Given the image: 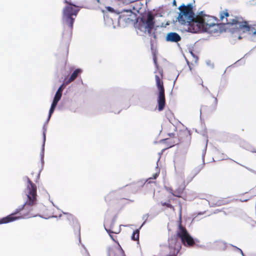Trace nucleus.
<instances>
[{
  "mask_svg": "<svg viewBox=\"0 0 256 256\" xmlns=\"http://www.w3.org/2000/svg\"><path fill=\"white\" fill-rule=\"evenodd\" d=\"M26 179L28 184L25 190V193L27 196L28 199L25 204L22 208H17L14 213L0 218V224L9 223L18 219L27 218L36 216V214L32 212V210L31 206L34 205L36 202L37 188L28 177L26 176Z\"/></svg>",
  "mask_w": 256,
  "mask_h": 256,
  "instance_id": "obj_1",
  "label": "nucleus"
},
{
  "mask_svg": "<svg viewBox=\"0 0 256 256\" xmlns=\"http://www.w3.org/2000/svg\"><path fill=\"white\" fill-rule=\"evenodd\" d=\"M218 20L212 16L203 14L200 12L197 15V20L195 22V25L191 28L192 32L196 33L200 31H204L212 33L216 30L218 26Z\"/></svg>",
  "mask_w": 256,
  "mask_h": 256,
  "instance_id": "obj_2",
  "label": "nucleus"
},
{
  "mask_svg": "<svg viewBox=\"0 0 256 256\" xmlns=\"http://www.w3.org/2000/svg\"><path fill=\"white\" fill-rule=\"evenodd\" d=\"M180 13L177 18L178 22L186 27V30L192 32V28L197 20V16L193 10L192 4L185 6L184 4L179 6Z\"/></svg>",
  "mask_w": 256,
  "mask_h": 256,
  "instance_id": "obj_3",
  "label": "nucleus"
},
{
  "mask_svg": "<svg viewBox=\"0 0 256 256\" xmlns=\"http://www.w3.org/2000/svg\"><path fill=\"white\" fill-rule=\"evenodd\" d=\"M64 2L68 4V6H66L62 10V21L68 26L70 34L71 36L73 24L80 9L78 6L66 0H64Z\"/></svg>",
  "mask_w": 256,
  "mask_h": 256,
  "instance_id": "obj_4",
  "label": "nucleus"
},
{
  "mask_svg": "<svg viewBox=\"0 0 256 256\" xmlns=\"http://www.w3.org/2000/svg\"><path fill=\"white\" fill-rule=\"evenodd\" d=\"M162 72H159V74L155 76L156 86L159 90L158 98V109L159 112L162 111L166 105V98L164 94V86L162 79Z\"/></svg>",
  "mask_w": 256,
  "mask_h": 256,
  "instance_id": "obj_5",
  "label": "nucleus"
},
{
  "mask_svg": "<svg viewBox=\"0 0 256 256\" xmlns=\"http://www.w3.org/2000/svg\"><path fill=\"white\" fill-rule=\"evenodd\" d=\"M229 23L236 24V31L248 32L250 34L256 35V30L254 27L249 26L246 21H244L242 17H236L234 19L229 20Z\"/></svg>",
  "mask_w": 256,
  "mask_h": 256,
  "instance_id": "obj_6",
  "label": "nucleus"
},
{
  "mask_svg": "<svg viewBox=\"0 0 256 256\" xmlns=\"http://www.w3.org/2000/svg\"><path fill=\"white\" fill-rule=\"evenodd\" d=\"M176 236L180 238L182 242L186 246L192 247L195 244L194 240L189 234L186 228L182 226L181 222L178 225Z\"/></svg>",
  "mask_w": 256,
  "mask_h": 256,
  "instance_id": "obj_7",
  "label": "nucleus"
},
{
  "mask_svg": "<svg viewBox=\"0 0 256 256\" xmlns=\"http://www.w3.org/2000/svg\"><path fill=\"white\" fill-rule=\"evenodd\" d=\"M118 14H120L118 23L125 26L134 22L136 19V14L130 10H124L120 12H118Z\"/></svg>",
  "mask_w": 256,
  "mask_h": 256,
  "instance_id": "obj_8",
  "label": "nucleus"
},
{
  "mask_svg": "<svg viewBox=\"0 0 256 256\" xmlns=\"http://www.w3.org/2000/svg\"><path fill=\"white\" fill-rule=\"evenodd\" d=\"M154 19V17L150 12H148L146 20L142 18L141 22L144 26V30H143L148 32L150 34H151L154 26L155 22Z\"/></svg>",
  "mask_w": 256,
  "mask_h": 256,
  "instance_id": "obj_9",
  "label": "nucleus"
},
{
  "mask_svg": "<svg viewBox=\"0 0 256 256\" xmlns=\"http://www.w3.org/2000/svg\"><path fill=\"white\" fill-rule=\"evenodd\" d=\"M180 144L184 149L187 150L190 144L191 134L186 131L180 132L178 134Z\"/></svg>",
  "mask_w": 256,
  "mask_h": 256,
  "instance_id": "obj_10",
  "label": "nucleus"
},
{
  "mask_svg": "<svg viewBox=\"0 0 256 256\" xmlns=\"http://www.w3.org/2000/svg\"><path fill=\"white\" fill-rule=\"evenodd\" d=\"M66 217L69 221V224L72 227L74 231L80 234V225L75 216L72 214H67Z\"/></svg>",
  "mask_w": 256,
  "mask_h": 256,
  "instance_id": "obj_11",
  "label": "nucleus"
},
{
  "mask_svg": "<svg viewBox=\"0 0 256 256\" xmlns=\"http://www.w3.org/2000/svg\"><path fill=\"white\" fill-rule=\"evenodd\" d=\"M205 104L204 106L208 107L212 110H214L218 105V100L214 96H209L206 99Z\"/></svg>",
  "mask_w": 256,
  "mask_h": 256,
  "instance_id": "obj_12",
  "label": "nucleus"
},
{
  "mask_svg": "<svg viewBox=\"0 0 256 256\" xmlns=\"http://www.w3.org/2000/svg\"><path fill=\"white\" fill-rule=\"evenodd\" d=\"M106 232L110 234V236L114 241H116L111 234H118L120 232L121 229L120 226L116 224V220H112L110 224L109 228H106Z\"/></svg>",
  "mask_w": 256,
  "mask_h": 256,
  "instance_id": "obj_13",
  "label": "nucleus"
},
{
  "mask_svg": "<svg viewBox=\"0 0 256 256\" xmlns=\"http://www.w3.org/2000/svg\"><path fill=\"white\" fill-rule=\"evenodd\" d=\"M108 254V256H126L124 251L120 246L110 248Z\"/></svg>",
  "mask_w": 256,
  "mask_h": 256,
  "instance_id": "obj_14",
  "label": "nucleus"
},
{
  "mask_svg": "<svg viewBox=\"0 0 256 256\" xmlns=\"http://www.w3.org/2000/svg\"><path fill=\"white\" fill-rule=\"evenodd\" d=\"M180 36L174 32H170L167 34L166 40L167 42H178L181 40Z\"/></svg>",
  "mask_w": 256,
  "mask_h": 256,
  "instance_id": "obj_15",
  "label": "nucleus"
},
{
  "mask_svg": "<svg viewBox=\"0 0 256 256\" xmlns=\"http://www.w3.org/2000/svg\"><path fill=\"white\" fill-rule=\"evenodd\" d=\"M230 16V14L228 13V10H225L223 11H221L220 13V18L221 21H223L224 18H226V24L228 25H230V26H236V24H232L230 23H229L230 20H232L233 18H229L228 19V18ZM236 16H235L234 19L235 18Z\"/></svg>",
  "mask_w": 256,
  "mask_h": 256,
  "instance_id": "obj_16",
  "label": "nucleus"
},
{
  "mask_svg": "<svg viewBox=\"0 0 256 256\" xmlns=\"http://www.w3.org/2000/svg\"><path fill=\"white\" fill-rule=\"evenodd\" d=\"M82 72L81 70L78 68L76 69L71 74L70 77L66 80V78L64 80V82L68 84L70 83L73 82L78 76V75Z\"/></svg>",
  "mask_w": 256,
  "mask_h": 256,
  "instance_id": "obj_17",
  "label": "nucleus"
},
{
  "mask_svg": "<svg viewBox=\"0 0 256 256\" xmlns=\"http://www.w3.org/2000/svg\"><path fill=\"white\" fill-rule=\"evenodd\" d=\"M118 195V193L116 192H109L104 198L106 202L107 203L111 202L114 198H116Z\"/></svg>",
  "mask_w": 256,
  "mask_h": 256,
  "instance_id": "obj_18",
  "label": "nucleus"
},
{
  "mask_svg": "<svg viewBox=\"0 0 256 256\" xmlns=\"http://www.w3.org/2000/svg\"><path fill=\"white\" fill-rule=\"evenodd\" d=\"M68 85L66 83L64 82L63 84L60 86L58 88L56 94L54 96V98H57L59 100L60 99L62 96V92L64 89V88Z\"/></svg>",
  "mask_w": 256,
  "mask_h": 256,
  "instance_id": "obj_19",
  "label": "nucleus"
},
{
  "mask_svg": "<svg viewBox=\"0 0 256 256\" xmlns=\"http://www.w3.org/2000/svg\"><path fill=\"white\" fill-rule=\"evenodd\" d=\"M184 190V186H180L174 190V196L180 198Z\"/></svg>",
  "mask_w": 256,
  "mask_h": 256,
  "instance_id": "obj_20",
  "label": "nucleus"
},
{
  "mask_svg": "<svg viewBox=\"0 0 256 256\" xmlns=\"http://www.w3.org/2000/svg\"><path fill=\"white\" fill-rule=\"evenodd\" d=\"M170 200H168L167 202H161V204L162 206H166L170 208L173 211L175 210L174 207L170 204Z\"/></svg>",
  "mask_w": 256,
  "mask_h": 256,
  "instance_id": "obj_21",
  "label": "nucleus"
},
{
  "mask_svg": "<svg viewBox=\"0 0 256 256\" xmlns=\"http://www.w3.org/2000/svg\"><path fill=\"white\" fill-rule=\"evenodd\" d=\"M140 231L138 230H136L132 233V239L134 240H139Z\"/></svg>",
  "mask_w": 256,
  "mask_h": 256,
  "instance_id": "obj_22",
  "label": "nucleus"
},
{
  "mask_svg": "<svg viewBox=\"0 0 256 256\" xmlns=\"http://www.w3.org/2000/svg\"><path fill=\"white\" fill-rule=\"evenodd\" d=\"M33 180L37 182L40 179V172H32L31 174Z\"/></svg>",
  "mask_w": 256,
  "mask_h": 256,
  "instance_id": "obj_23",
  "label": "nucleus"
},
{
  "mask_svg": "<svg viewBox=\"0 0 256 256\" xmlns=\"http://www.w3.org/2000/svg\"><path fill=\"white\" fill-rule=\"evenodd\" d=\"M194 84L196 85H201L203 86L202 84L203 82L202 79L198 76H197L194 78Z\"/></svg>",
  "mask_w": 256,
  "mask_h": 256,
  "instance_id": "obj_24",
  "label": "nucleus"
},
{
  "mask_svg": "<svg viewBox=\"0 0 256 256\" xmlns=\"http://www.w3.org/2000/svg\"><path fill=\"white\" fill-rule=\"evenodd\" d=\"M234 165V164L233 162H226L224 164V166H226V168L228 170L232 168L233 166Z\"/></svg>",
  "mask_w": 256,
  "mask_h": 256,
  "instance_id": "obj_25",
  "label": "nucleus"
},
{
  "mask_svg": "<svg viewBox=\"0 0 256 256\" xmlns=\"http://www.w3.org/2000/svg\"><path fill=\"white\" fill-rule=\"evenodd\" d=\"M60 100L57 98H56L54 97V100H53V102H52V104L51 105V106L52 107H53V108H55L56 107L58 101Z\"/></svg>",
  "mask_w": 256,
  "mask_h": 256,
  "instance_id": "obj_26",
  "label": "nucleus"
},
{
  "mask_svg": "<svg viewBox=\"0 0 256 256\" xmlns=\"http://www.w3.org/2000/svg\"><path fill=\"white\" fill-rule=\"evenodd\" d=\"M172 200L173 201H174V200L177 201V200L175 198H172ZM178 204L179 208H180V216H181L182 212V204L179 200H178Z\"/></svg>",
  "mask_w": 256,
  "mask_h": 256,
  "instance_id": "obj_27",
  "label": "nucleus"
},
{
  "mask_svg": "<svg viewBox=\"0 0 256 256\" xmlns=\"http://www.w3.org/2000/svg\"><path fill=\"white\" fill-rule=\"evenodd\" d=\"M54 109H55V108L50 106V110L49 111V114H48V120H49L50 119L52 114H53V112L54 110Z\"/></svg>",
  "mask_w": 256,
  "mask_h": 256,
  "instance_id": "obj_28",
  "label": "nucleus"
},
{
  "mask_svg": "<svg viewBox=\"0 0 256 256\" xmlns=\"http://www.w3.org/2000/svg\"><path fill=\"white\" fill-rule=\"evenodd\" d=\"M54 109H55V108L50 106V110L49 111V114H48V120H49L50 119L52 114H53V112L54 110Z\"/></svg>",
  "mask_w": 256,
  "mask_h": 256,
  "instance_id": "obj_29",
  "label": "nucleus"
},
{
  "mask_svg": "<svg viewBox=\"0 0 256 256\" xmlns=\"http://www.w3.org/2000/svg\"><path fill=\"white\" fill-rule=\"evenodd\" d=\"M106 8L108 11L110 12H116L117 14L118 12L116 11L112 8L110 6H106Z\"/></svg>",
  "mask_w": 256,
  "mask_h": 256,
  "instance_id": "obj_30",
  "label": "nucleus"
},
{
  "mask_svg": "<svg viewBox=\"0 0 256 256\" xmlns=\"http://www.w3.org/2000/svg\"><path fill=\"white\" fill-rule=\"evenodd\" d=\"M159 175V173H156L154 174V175H153V176L152 178H150L147 181H148V182L150 183L151 182V181L150 180L152 179H156L157 178V177Z\"/></svg>",
  "mask_w": 256,
  "mask_h": 256,
  "instance_id": "obj_31",
  "label": "nucleus"
},
{
  "mask_svg": "<svg viewBox=\"0 0 256 256\" xmlns=\"http://www.w3.org/2000/svg\"><path fill=\"white\" fill-rule=\"evenodd\" d=\"M166 190L170 193L172 196H174V191L172 188H166Z\"/></svg>",
  "mask_w": 256,
  "mask_h": 256,
  "instance_id": "obj_32",
  "label": "nucleus"
},
{
  "mask_svg": "<svg viewBox=\"0 0 256 256\" xmlns=\"http://www.w3.org/2000/svg\"><path fill=\"white\" fill-rule=\"evenodd\" d=\"M201 170L200 168H198L195 170L196 174H198Z\"/></svg>",
  "mask_w": 256,
  "mask_h": 256,
  "instance_id": "obj_33",
  "label": "nucleus"
},
{
  "mask_svg": "<svg viewBox=\"0 0 256 256\" xmlns=\"http://www.w3.org/2000/svg\"><path fill=\"white\" fill-rule=\"evenodd\" d=\"M218 206L223 205L225 204L224 202L222 201H221V200L218 202Z\"/></svg>",
  "mask_w": 256,
  "mask_h": 256,
  "instance_id": "obj_34",
  "label": "nucleus"
},
{
  "mask_svg": "<svg viewBox=\"0 0 256 256\" xmlns=\"http://www.w3.org/2000/svg\"><path fill=\"white\" fill-rule=\"evenodd\" d=\"M172 4L174 6H176V1L175 0H174L173 2H172Z\"/></svg>",
  "mask_w": 256,
  "mask_h": 256,
  "instance_id": "obj_35",
  "label": "nucleus"
},
{
  "mask_svg": "<svg viewBox=\"0 0 256 256\" xmlns=\"http://www.w3.org/2000/svg\"><path fill=\"white\" fill-rule=\"evenodd\" d=\"M154 62L155 64H156V56L154 57Z\"/></svg>",
  "mask_w": 256,
  "mask_h": 256,
  "instance_id": "obj_36",
  "label": "nucleus"
},
{
  "mask_svg": "<svg viewBox=\"0 0 256 256\" xmlns=\"http://www.w3.org/2000/svg\"><path fill=\"white\" fill-rule=\"evenodd\" d=\"M239 250H240V252H241V254H242V255L243 256H244V253H243L242 251L240 249H239Z\"/></svg>",
  "mask_w": 256,
  "mask_h": 256,
  "instance_id": "obj_37",
  "label": "nucleus"
},
{
  "mask_svg": "<svg viewBox=\"0 0 256 256\" xmlns=\"http://www.w3.org/2000/svg\"><path fill=\"white\" fill-rule=\"evenodd\" d=\"M140 4V2L138 1L136 2V4L138 5V4Z\"/></svg>",
  "mask_w": 256,
  "mask_h": 256,
  "instance_id": "obj_38",
  "label": "nucleus"
},
{
  "mask_svg": "<svg viewBox=\"0 0 256 256\" xmlns=\"http://www.w3.org/2000/svg\"><path fill=\"white\" fill-rule=\"evenodd\" d=\"M168 256H175V255H170V254H169V255H168Z\"/></svg>",
  "mask_w": 256,
  "mask_h": 256,
  "instance_id": "obj_39",
  "label": "nucleus"
},
{
  "mask_svg": "<svg viewBox=\"0 0 256 256\" xmlns=\"http://www.w3.org/2000/svg\"><path fill=\"white\" fill-rule=\"evenodd\" d=\"M189 68H190V70H192V68H190V66H189Z\"/></svg>",
  "mask_w": 256,
  "mask_h": 256,
  "instance_id": "obj_40",
  "label": "nucleus"
},
{
  "mask_svg": "<svg viewBox=\"0 0 256 256\" xmlns=\"http://www.w3.org/2000/svg\"><path fill=\"white\" fill-rule=\"evenodd\" d=\"M98 2H100V0H96Z\"/></svg>",
  "mask_w": 256,
  "mask_h": 256,
  "instance_id": "obj_41",
  "label": "nucleus"
}]
</instances>
